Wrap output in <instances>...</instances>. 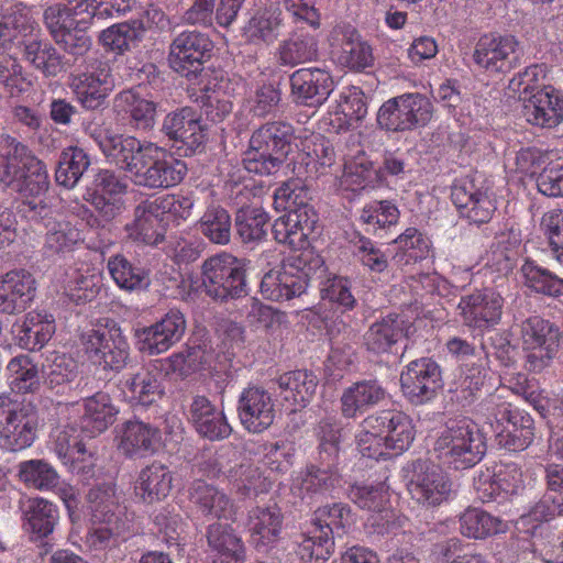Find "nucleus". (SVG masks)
Returning a JSON list of instances; mask_svg holds the SVG:
<instances>
[{"mask_svg": "<svg viewBox=\"0 0 563 563\" xmlns=\"http://www.w3.org/2000/svg\"><path fill=\"white\" fill-rule=\"evenodd\" d=\"M96 141L111 163L120 166L141 187L163 189L178 185L187 174V165L153 142L106 131Z\"/></svg>", "mask_w": 563, "mask_h": 563, "instance_id": "f257e3e1", "label": "nucleus"}, {"mask_svg": "<svg viewBox=\"0 0 563 563\" xmlns=\"http://www.w3.org/2000/svg\"><path fill=\"white\" fill-rule=\"evenodd\" d=\"M0 161V183L21 195L31 210L45 209L42 197L48 188L45 165L31 151L11 136Z\"/></svg>", "mask_w": 563, "mask_h": 563, "instance_id": "f03ea898", "label": "nucleus"}, {"mask_svg": "<svg viewBox=\"0 0 563 563\" xmlns=\"http://www.w3.org/2000/svg\"><path fill=\"white\" fill-rule=\"evenodd\" d=\"M325 271L322 257L313 251L287 256L282 264L265 273L261 280V294L272 301L290 300L305 292L313 278H321Z\"/></svg>", "mask_w": 563, "mask_h": 563, "instance_id": "7ed1b4c3", "label": "nucleus"}, {"mask_svg": "<svg viewBox=\"0 0 563 563\" xmlns=\"http://www.w3.org/2000/svg\"><path fill=\"white\" fill-rule=\"evenodd\" d=\"M433 451L443 464L455 470L470 468L484 457L486 439L471 418H452L438 432Z\"/></svg>", "mask_w": 563, "mask_h": 563, "instance_id": "20e7f679", "label": "nucleus"}, {"mask_svg": "<svg viewBox=\"0 0 563 563\" xmlns=\"http://www.w3.org/2000/svg\"><path fill=\"white\" fill-rule=\"evenodd\" d=\"M354 523V514L343 503L319 507L314 511L311 529L301 536L296 551L297 555L303 562L327 561L334 550V536H344Z\"/></svg>", "mask_w": 563, "mask_h": 563, "instance_id": "39448f33", "label": "nucleus"}, {"mask_svg": "<svg viewBox=\"0 0 563 563\" xmlns=\"http://www.w3.org/2000/svg\"><path fill=\"white\" fill-rule=\"evenodd\" d=\"M294 129L285 122H269L256 130L243 157L249 173L272 175L276 173L291 151Z\"/></svg>", "mask_w": 563, "mask_h": 563, "instance_id": "423d86ee", "label": "nucleus"}, {"mask_svg": "<svg viewBox=\"0 0 563 563\" xmlns=\"http://www.w3.org/2000/svg\"><path fill=\"white\" fill-rule=\"evenodd\" d=\"M501 394L490 395L483 405L486 420L492 426L499 444L508 450L521 451L534 438L530 415L514 408Z\"/></svg>", "mask_w": 563, "mask_h": 563, "instance_id": "0eeeda50", "label": "nucleus"}, {"mask_svg": "<svg viewBox=\"0 0 563 563\" xmlns=\"http://www.w3.org/2000/svg\"><path fill=\"white\" fill-rule=\"evenodd\" d=\"M80 342L88 360L104 369H121L130 355V345L121 327L106 319L85 330Z\"/></svg>", "mask_w": 563, "mask_h": 563, "instance_id": "6e6552de", "label": "nucleus"}, {"mask_svg": "<svg viewBox=\"0 0 563 563\" xmlns=\"http://www.w3.org/2000/svg\"><path fill=\"white\" fill-rule=\"evenodd\" d=\"M40 417L31 404L12 402L0 395V448L8 452H21L37 439Z\"/></svg>", "mask_w": 563, "mask_h": 563, "instance_id": "1a4fd4ad", "label": "nucleus"}, {"mask_svg": "<svg viewBox=\"0 0 563 563\" xmlns=\"http://www.w3.org/2000/svg\"><path fill=\"white\" fill-rule=\"evenodd\" d=\"M201 277L206 294L214 300L225 301L247 294L243 262L229 253L206 260Z\"/></svg>", "mask_w": 563, "mask_h": 563, "instance_id": "9d476101", "label": "nucleus"}, {"mask_svg": "<svg viewBox=\"0 0 563 563\" xmlns=\"http://www.w3.org/2000/svg\"><path fill=\"white\" fill-rule=\"evenodd\" d=\"M517 328L526 352L527 368L541 372L558 353L561 335L559 327L539 316H532L517 324Z\"/></svg>", "mask_w": 563, "mask_h": 563, "instance_id": "9b49d317", "label": "nucleus"}, {"mask_svg": "<svg viewBox=\"0 0 563 563\" xmlns=\"http://www.w3.org/2000/svg\"><path fill=\"white\" fill-rule=\"evenodd\" d=\"M433 115L430 99L421 93H404L383 103L378 124L388 131H409L427 125Z\"/></svg>", "mask_w": 563, "mask_h": 563, "instance_id": "f8f14e48", "label": "nucleus"}, {"mask_svg": "<svg viewBox=\"0 0 563 563\" xmlns=\"http://www.w3.org/2000/svg\"><path fill=\"white\" fill-rule=\"evenodd\" d=\"M212 48L213 43L208 35L199 31H184L169 45V66L189 79L197 77L198 73L208 78L210 74L205 71L202 65L210 57Z\"/></svg>", "mask_w": 563, "mask_h": 563, "instance_id": "ddd939ff", "label": "nucleus"}, {"mask_svg": "<svg viewBox=\"0 0 563 563\" xmlns=\"http://www.w3.org/2000/svg\"><path fill=\"white\" fill-rule=\"evenodd\" d=\"M185 331L184 313L170 309L155 323L134 329L135 346L141 353L159 355L179 342Z\"/></svg>", "mask_w": 563, "mask_h": 563, "instance_id": "4468645a", "label": "nucleus"}, {"mask_svg": "<svg viewBox=\"0 0 563 563\" xmlns=\"http://www.w3.org/2000/svg\"><path fill=\"white\" fill-rule=\"evenodd\" d=\"M115 87L111 66L103 60H89L84 71L75 75L70 88L86 109L101 107Z\"/></svg>", "mask_w": 563, "mask_h": 563, "instance_id": "2eb2a0df", "label": "nucleus"}, {"mask_svg": "<svg viewBox=\"0 0 563 563\" xmlns=\"http://www.w3.org/2000/svg\"><path fill=\"white\" fill-rule=\"evenodd\" d=\"M503 307L501 294L486 287L462 296L457 303V314L466 327L483 331L499 323Z\"/></svg>", "mask_w": 563, "mask_h": 563, "instance_id": "dca6fc26", "label": "nucleus"}, {"mask_svg": "<svg viewBox=\"0 0 563 563\" xmlns=\"http://www.w3.org/2000/svg\"><path fill=\"white\" fill-rule=\"evenodd\" d=\"M522 48L512 35L486 34L477 42L473 59L488 73H506L515 68L521 59Z\"/></svg>", "mask_w": 563, "mask_h": 563, "instance_id": "f3484780", "label": "nucleus"}, {"mask_svg": "<svg viewBox=\"0 0 563 563\" xmlns=\"http://www.w3.org/2000/svg\"><path fill=\"white\" fill-rule=\"evenodd\" d=\"M400 384L404 395L412 404L427 402L442 387L440 367L428 357L411 361L401 372Z\"/></svg>", "mask_w": 563, "mask_h": 563, "instance_id": "a211bd4d", "label": "nucleus"}, {"mask_svg": "<svg viewBox=\"0 0 563 563\" xmlns=\"http://www.w3.org/2000/svg\"><path fill=\"white\" fill-rule=\"evenodd\" d=\"M451 199L461 217L475 224L488 222L497 209L493 191L476 180H463L452 188Z\"/></svg>", "mask_w": 563, "mask_h": 563, "instance_id": "6ab92c4d", "label": "nucleus"}, {"mask_svg": "<svg viewBox=\"0 0 563 563\" xmlns=\"http://www.w3.org/2000/svg\"><path fill=\"white\" fill-rule=\"evenodd\" d=\"M238 415L246 431L253 434L263 433L275 421V400L271 393L262 387H247L239 397Z\"/></svg>", "mask_w": 563, "mask_h": 563, "instance_id": "aec40b11", "label": "nucleus"}, {"mask_svg": "<svg viewBox=\"0 0 563 563\" xmlns=\"http://www.w3.org/2000/svg\"><path fill=\"white\" fill-rule=\"evenodd\" d=\"M331 52L344 67L362 70L373 65V52L367 42L350 24L336 25L330 33Z\"/></svg>", "mask_w": 563, "mask_h": 563, "instance_id": "412c9836", "label": "nucleus"}, {"mask_svg": "<svg viewBox=\"0 0 563 563\" xmlns=\"http://www.w3.org/2000/svg\"><path fill=\"white\" fill-rule=\"evenodd\" d=\"M317 223V214L309 206H300L288 213L277 218L272 227V232L278 243L287 244L299 251H312L309 249V236Z\"/></svg>", "mask_w": 563, "mask_h": 563, "instance_id": "4be33fe9", "label": "nucleus"}, {"mask_svg": "<svg viewBox=\"0 0 563 563\" xmlns=\"http://www.w3.org/2000/svg\"><path fill=\"white\" fill-rule=\"evenodd\" d=\"M36 296V280L26 269L15 268L0 275V312L18 314L25 311Z\"/></svg>", "mask_w": 563, "mask_h": 563, "instance_id": "5701e85b", "label": "nucleus"}, {"mask_svg": "<svg viewBox=\"0 0 563 563\" xmlns=\"http://www.w3.org/2000/svg\"><path fill=\"white\" fill-rule=\"evenodd\" d=\"M289 80L295 101L308 107L323 104L334 90L332 76L321 68L297 69Z\"/></svg>", "mask_w": 563, "mask_h": 563, "instance_id": "b1692460", "label": "nucleus"}, {"mask_svg": "<svg viewBox=\"0 0 563 563\" xmlns=\"http://www.w3.org/2000/svg\"><path fill=\"white\" fill-rule=\"evenodd\" d=\"M408 490L418 503L434 506L445 499L450 492V483L438 465L419 462L415 466Z\"/></svg>", "mask_w": 563, "mask_h": 563, "instance_id": "393cba45", "label": "nucleus"}, {"mask_svg": "<svg viewBox=\"0 0 563 563\" xmlns=\"http://www.w3.org/2000/svg\"><path fill=\"white\" fill-rule=\"evenodd\" d=\"M163 132L190 152H195L206 141L200 117L191 107H184L168 113L163 122Z\"/></svg>", "mask_w": 563, "mask_h": 563, "instance_id": "a878e982", "label": "nucleus"}, {"mask_svg": "<svg viewBox=\"0 0 563 563\" xmlns=\"http://www.w3.org/2000/svg\"><path fill=\"white\" fill-rule=\"evenodd\" d=\"M113 107L137 130L146 131L153 128L155 123L156 103L141 86L124 89L117 93L113 99Z\"/></svg>", "mask_w": 563, "mask_h": 563, "instance_id": "bb28decb", "label": "nucleus"}, {"mask_svg": "<svg viewBox=\"0 0 563 563\" xmlns=\"http://www.w3.org/2000/svg\"><path fill=\"white\" fill-rule=\"evenodd\" d=\"M366 113L363 92L356 87H347L340 92L335 104L330 108L322 122L329 132L340 133L352 128Z\"/></svg>", "mask_w": 563, "mask_h": 563, "instance_id": "cd10ccee", "label": "nucleus"}, {"mask_svg": "<svg viewBox=\"0 0 563 563\" xmlns=\"http://www.w3.org/2000/svg\"><path fill=\"white\" fill-rule=\"evenodd\" d=\"M323 464V467L309 465L292 477L290 490L294 496L301 500H312L331 493L340 485V476L334 470V464Z\"/></svg>", "mask_w": 563, "mask_h": 563, "instance_id": "c85d7f7f", "label": "nucleus"}, {"mask_svg": "<svg viewBox=\"0 0 563 563\" xmlns=\"http://www.w3.org/2000/svg\"><path fill=\"white\" fill-rule=\"evenodd\" d=\"M523 115L530 124L554 128L563 121V96L551 86L544 87L526 100Z\"/></svg>", "mask_w": 563, "mask_h": 563, "instance_id": "c756f323", "label": "nucleus"}, {"mask_svg": "<svg viewBox=\"0 0 563 563\" xmlns=\"http://www.w3.org/2000/svg\"><path fill=\"white\" fill-rule=\"evenodd\" d=\"M128 184L111 170H101L95 179L91 202L102 217L110 220L124 207Z\"/></svg>", "mask_w": 563, "mask_h": 563, "instance_id": "7c9ffc66", "label": "nucleus"}, {"mask_svg": "<svg viewBox=\"0 0 563 563\" xmlns=\"http://www.w3.org/2000/svg\"><path fill=\"white\" fill-rule=\"evenodd\" d=\"M15 327L16 343L26 351L42 350L56 330L53 314L37 310L27 312Z\"/></svg>", "mask_w": 563, "mask_h": 563, "instance_id": "2f4dec72", "label": "nucleus"}, {"mask_svg": "<svg viewBox=\"0 0 563 563\" xmlns=\"http://www.w3.org/2000/svg\"><path fill=\"white\" fill-rule=\"evenodd\" d=\"M191 503L205 517L234 520L238 508L222 490L205 481H195L189 489Z\"/></svg>", "mask_w": 563, "mask_h": 563, "instance_id": "473e14b6", "label": "nucleus"}, {"mask_svg": "<svg viewBox=\"0 0 563 563\" xmlns=\"http://www.w3.org/2000/svg\"><path fill=\"white\" fill-rule=\"evenodd\" d=\"M283 517L276 505L257 506L250 510L247 527L251 540L260 551H266L279 539Z\"/></svg>", "mask_w": 563, "mask_h": 563, "instance_id": "72a5a7b5", "label": "nucleus"}, {"mask_svg": "<svg viewBox=\"0 0 563 563\" xmlns=\"http://www.w3.org/2000/svg\"><path fill=\"white\" fill-rule=\"evenodd\" d=\"M415 332L412 322L404 316L389 314L371 325L364 339L368 350L384 353L400 339Z\"/></svg>", "mask_w": 563, "mask_h": 563, "instance_id": "f704fd0d", "label": "nucleus"}, {"mask_svg": "<svg viewBox=\"0 0 563 563\" xmlns=\"http://www.w3.org/2000/svg\"><path fill=\"white\" fill-rule=\"evenodd\" d=\"M283 13L278 7L256 10L242 29L243 38L256 46H269L280 35Z\"/></svg>", "mask_w": 563, "mask_h": 563, "instance_id": "c9c22d12", "label": "nucleus"}, {"mask_svg": "<svg viewBox=\"0 0 563 563\" xmlns=\"http://www.w3.org/2000/svg\"><path fill=\"white\" fill-rule=\"evenodd\" d=\"M190 419L196 431L212 441L225 439L232 432L224 413L205 396L194 398L190 406Z\"/></svg>", "mask_w": 563, "mask_h": 563, "instance_id": "e433bc0d", "label": "nucleus"}, {"mask_svg": "<svg viewBox=\"0 0 563 563\" xmlns=\"http://www.w3.org/2000/svg\"><path fill=\"white\" fill-rule=\"evenodd\" d=\"M58 519L57 506L43 497L27 499L22 509V527L33 540L52 534Z\"/></svg>", "mask_w": 563, "mask_h": 563, "instance_id": "4c0bfd02", "label": "nucleus"}, {"mask_svg": "<svg viewBox=\"0 0 563 563\" xmlns=\"http://www.w3.org/2000/svg\"><path fill=\"white\" fill-rule=\"evenodd\" d=\"M393 456L407 451L416 437L412 419L401 411L383 410L375 413Z\"/></svg>", "mask_w": 563, "mask_h": 563, "instance_id": "58836bf2", "label": "nucleus"}, {"mask_svg": "<svg viewBox=\"0 0 563 563\" xmlns=\"http://www.w3.org/2000/svg\"><path fill=\"white\" fill-rule=\"evenodd\" d=\"M76 411L82 410L81 429L89 437H95L107 430L114 422L118 410L106 393H97L81 402L71 405Z\"/></svg>", "mask_w": 563, "mask_h": 563, "instance_id": "ea45409f", "label": "nucleus"}, {"mask_svg": "<svg viewBox=\"0 0 563 563\" xmlns=\"http://www.w3.org/2000/svg\"><path fill=\"white\" fill-rule=\"evenodd\" d=\"M173 487V473L158 462L142 468L134 482V494L146 504L159 501L168 496Z\"/></svg>", "mask_w": 563, "mask_h": 563, "instance_id": "a19ab883", "label": "nucleus"}, {"mask_svg": "<svg viewBox=\"0 0 563 563\" xmlns=\"http://www.w3.org/2000/svg\"><path fill=\"white\" fill-rule=\"evenodd\" d=\"M152 207L150 200L140 203L133 221L125 225L128 238L133 242L155 246L164 240V221Z\"/></svg>", "mask_w": 563, "mask_h": 563, "instance_id": "79ce46f5", "label": "nucleus"}, {"mask_svg": "<svg viewBox=\"0 0 563 563\" xmlns=\"http://www.w3.org/2000/svg\"><path fill=\"white\" fill-rule=\"evenodd\" d=\"M79 223L68 217L48 220L45 228L44 253L51 255H66L84 242Z\"/></svg>", "mask_w": 563, "mask_h": 563, "instance_id": "37998d69", "label": "nucleus"}, {"mask_svg": "<svg viewBox=\"0 0 563 563\" xmlns=\"http://www.w3.org/2000/svg\"><path fill=\"white\" fill-rule=\"evenodd\" d=\"M318 53L317 37L305 29H298L279 43L276 56L282 66L295 67L317 59Z\"/></svg>", "mask_w": 563, "mask_h": 563, "instance_id": "c03bdc74", "label": "nucleus"}, {"mask_svg": "<svg viewBox=\"0 0 563 563\" xmlns=\"http://www.w3.org/2000/svg\"><path fill=\"white\" fill-rule=\"evenodd\" d=\"M208 544L214 553L213 563H245V548L240 537L229 525H210Z\"/></svg>", "mask_w": 563, "mask_h": 563, "instance_id": "a18cd8bd", "label": "nucleus"}, {"mask_svg": "<svg viewBox=\"0 0 563 563\" xmlns=\"http://www.w3.org/2000/svg\"><path fill=\"white\" fill-rule=\"evenodd\" d=\"M280 395L296 411L306 407L312 399L318 379L311 372L297 369L282 374L277 378Z\"/></svg>", "mask_w": 563, "mask_h": 563, "instance_id": "49530a36", "label": "nucleus"}, {"mask_svg": "<svg viewBox=\"0 0 563 563\" xmlns=\"http://www.w3.org/2000/svg\"><path fill=\"white\" fill-rule=\"evenodd\" d=\"M385 389L376 380H361L345 388L341 395V411L345 418H355L385 398Z\"/></svg>", "mask_w": 563, "mask_h": 563, "instance_id": "de8ad7c7", "label": "nucleus"}, {"mask_svg": "<svg viewBox=\"0 0 563 563\" xmlns=\"http://www.w3.org/2000/svg\"><path fill=\"white\" fill-rule=\"evenodd\" d=\"M90 523H111L118 518L129 516L119 505L115 485L112 482L93 486L87 496Z\"/></svg>", "mask_w": 563, "mask_h": 563, "instance_id": "09e8293b", "label": "nucleus"}, {"mask_svg": "<svg viewBox=\"0 0 563 563\" xmlns=\"http://www.w3.org/2000/svg\"><path fill=\"white\" fill-rule=\"evenodd\" d=\"M23 58L46 77H54L63 70V57L42 36L19 42Z\"/></svg>", "mask_w": 563, "mask_h": 563, "instance_id": "8fccbe9b", "label": "nucleus"}, {"mask_svg": "<svg viewBox=\"0 0 563 563\" xmlns=\"http://www.w3.org/2000/svg\"><path fill=\"white\" fill-rule=\"evenodd\" d=\"M161 440L159 430L142 421H128L120 434L119 449L126 456L154 452Z\"/></svg>", "mask_w": 563, "mask_h": 563, "instance_id": "3c124183", "label": "nucleus"}, {"mask_svg": "<svg viewBox=\"0 0 563 563\" xmlns=\"http://www.w3.org/2000/svg\"><path fill=\"white\" fill-rule=\"evenodd\" d=\"M159 377L161 374L156 368H142L125 379L122 393L132 405H152L163 395Z\"/></svg>", "mask_w": 563, "mask_h": 563, "instance_id": "603ef678", "label": "nucleus"}, {"mask_svg": "<svg viewBox=\"0 0 563 563\" xmlns=\"http://www.w3.org/2000/svg\"><path fill=\"white\" fill-rule=\"evenodd\" d=\"M55 453L68 470L85 479L93 476L95 459L87 453L81 441L68 437L66 431H60L56 439Z\"/></svg>", "mask_w": 563, "mask_h": 563, "instance_id": "864d4df0", "label": "nucleus"}, {"mask_svg": "<svg viewBox=\"0 0 563 563\" xmlns=\"http://www.w3.org/2000/svg\"><path fill=\"white\" fill-rule=\"evenodd\" d=\"M145 34V26L140 20L117 23L103 30L99 42L106 51L122 55L137 46Z\"/></svg>", "mask_w": 563, "mask_h": 563, "instance_id": "5fc2aeb1", "label": "nucleus"}, {"mask_svg": "<svg viewBox=\"0 0 563 563\" xmlns=\"http://www.w3.org/2000/svg\"><path fill=\"white\" fill-rule=\"evenodd\" d=\"M107 268L112 280L123 290H143L151 284L148 273L142 267L134 266L122 254L110 256L107 263Z\"/></svg>", "mask_w": 563, "mask_h": 563, "instance_id": "6e6d98bb", "label": "nucleus"}, {"mask_svg": "<svg viewBox=\"0 0 563 563\" xmlns=\"http://www.w3.org/2000/svg\"><path fill=\"white\" fill-rule=\"evenodd\" d=\"M356 444L358 452L364 457L379 461L393 456L375 413L362 421L356 435Z\"/></svg>", "mask_w": 563, "mask_h": 563, "instance_id": "4d7b16f0", "label": "nucleus"}, {"mask_svg": "<svg viewBox=\"0 0 563 563\" xmlns=\"http://www.w3.org/2000/svg\"><path fill=\"white\" fill-rule=\"evenodd\" d=\"M7 379L12 391L34 393L40 387L37 364L26 354L14 356L7 365Z\"/></svg>", "mask_w": 563, "mask_h": 563, "instance_id": "13d9d810", "label": "nucleus"}, {"mask_svg": "<svg viewBox=\"0 0 563 563\" xmlns=\"http://www.w3.org/2000/svg\"><path fill=\"white\" fill-rule=\"evenodd\" d=\"M228 472L234 489L243 497L266 494L273 486V479L257 465L241 464L238 468Z\"/></svg>", "mask_w": 563, "mask_h": 563, "instance_id": "bf43d9fd", "label": "nucleus"}, {"mask_svg": "<svg viewBox=\"0 0 563 563\" xmlns=\"http://www.w3.org/2000/svg\"><path fill=\"white\" fill-rule=\"evenodd\" d=\"M38 11L33 5L22 2L12 3L5 13V19L12 30L13 41L23 42L32 37L42 36V29L37 22Z\"/></svg>", "mask_w": 563, "mask_h": 563, "instance_id": "052dcab7", "label": "nucleus"}, {"mask_svg": "<svg viewBox=\"0 0 563 563\" xmlns=\"http://www.w3.org/2000/svg\"><path fill=\"white\" fill-rule=\"evenodd\" d=\"M200 85V90L203 92L206 114L213 122L222 121L232 111L229 81L214 77L212 80H208L207 84L201 82Z\"/></svg>", "mask_w": 563, "mask_h": 563, "instance_id": "680f3d73", "label": "nucleus"}, {"mask_svg": "<svg viewBox=\"0 0 563 563\" xmlns=\"http://www.w3.org/2000/svg\"><path fill=\"white\" fill-rule=\"evenodd\" d=\"M90 165L88 155L82 148L69 146L65 148L56 168V181L70 189L74 188Z\"/></svg>", "mask_w": 563, "mask_h": 563, "instance_id": "e2e57ef3", "label": "nucleus"}, {"mask_svg": "<svg viewBox=\"0 0 563 563\" xmlns=\"http://www.w3.org/2000/svg\"><path fill=\"white\" fill-rule=\"evenodd\" d=\"M19 478L27 487L41 492L54 489L59 475L52 464L45 460L33 459L19 464Z\"/></svg>", "mask_w": 563, "mask_h": 563, "instance_id": "0e129e2a", "label": "nucleus"}, {"mask_svg": "<svg viewBox=\"0 0 563 563\" xmlns=\"http://www.w3.org/2000/svg\"><path fill=\"white\" fill-rule=\"evenodd\" d=\"M462 534L482 539L506 530V523L478 508H468L460 517Z\"/></svg>", "mask_w": 563, "mask_h": 563, "instance_id": "69168bd1", "label": "nucleus"}, {"mask_svg": "<svg viewBox=\"0 0 563 563\" xmlns=\"http://www.w3.org/2000/svg\"><path fill=\"white\" fill-rule=\"evenodd\" d=\"M269 217L262 207H242L235 214V227L243 242H257L267 233Z\"/></svg>", "mask_w": 563, "mask_h": 563, "instance_id": "338daca9", "label": "nucleus"}, {"mask_svg": "<svg viewBox=\"0 0 563 563\" xmlns=\"http://www.w3.org/2000/svg\"><path fill=\"white\" fill-rule=\"evenodd\" d=\"M132 528V518L124 516L118 518L111 523L91 525L84 542L89 551L104 550L113 545L119 538H124L125 533Z\"/></svg>", "mask_w": 563, "mask_h": 563, "instance_id": "774afa93", "label": "nucleus"}]
</instances>
